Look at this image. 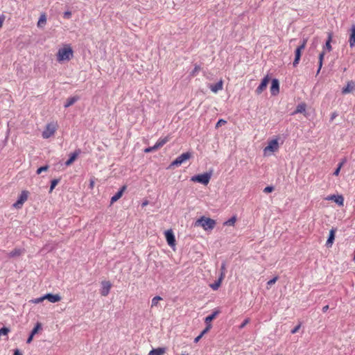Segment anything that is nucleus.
<instances>
[{"instance_id": "1", "label": "nucleus", "mask_w": 355, "mask_h": 355, "mask_svg": "<svg viewBox=\"0 0 355 355\" xmlns=\"http://www.w3.org/2000/svg\"><path fill=\"white\" fill-rule=\"evenodd\" d=\"M57 60L59 62L70 60L73 56V51L70 45L67 44L60 49L57 53Z\"/></svg>"}, {"instance_id": "2", "label": "nucleus", "mask_w": 355, "mask_h": 355, "mask_svg": "<svg viewBox=\"0 0 355 355\" xmlns=\"http://www.w3.org/2000/svg\"><path fill=\"white\" fill-rule=\"evenodd\" d=\"M196 225H200L203 227L205 230H211L214 228L216 225V221L214 219L210 218H206L205 216H202L200 218L198 219L196 222Z\"/></svg>"}, {"instance_id": "3", "label": "nucleus", "mask_w": 355, "mask_h": 355, "mask_svg": "<svg viewBox=\"0 0 355 355\" xmlns=\"http://www.w3.org/2000/svg\"><path fill=\"white\" fill-rule=\"evenodd\" d=\"M211 177V173H205L191 177V180L207 185Z\"/></svg>"}, {"instance_id": "4", "label": "nucleus", "mask_w": 355, "mask_h": 355, "mask_svg": "<svg viewBox=\"0 0 355 355\" xmlns=\"http://www.w3.org/2000/svg\"><path fill=\"white\" fill-rule=\"evenodd\" d=\"M191 157V153L189 152H187L182 153L180 156H178L174 161L171 162L169 166V168H174L175 166H180L185 161L189 159Z\"/></svg>"}, {"instance_id": "5", "label": "nucleus", "mask_w": 355, "mask_h": 355, "mask_svg": "<svg viewBox=\"0 0 355 355\" xmlns=\"http://www.w3.org/2000/svg\"><path fill=\"white\" fill-rule=\"evenodd\" d=\"M57 129V124L55 123H50L46 125L45 130L42 132V137L44 139H48L54 135Z\"/></svg>"}, {"instance_id": "6", "label": "nucleus", "mask_w": 355, "mask_h": 355, "mask_svg": "<svg viewBox=\"0 0 355 355\" xmlns=\"http://www.w3.org/2000/svg\"><path fill=\"white\" fill-rule=\"evenodd\" d=\"M28 192L27 191H23L17 202L13 205L15 207L19 208L22 206L25 201L27 200Z\"/></svg>"}, {"instance_id": "7", "label": "nucleus", "mask_w": 355, "mask_h": 355, "mask_svg": "<svg viewBox=\"0 0 355 355\" xmlns=\"http://www.w3.org/2000/svg\"><path fill=\"white\" fill-rule=\"evenodd\" d=\"M165 237L167 241V243L169 246L173 247L175 245V239L173 234V232L171 230H168L165 232Z\"/></svg>"}, {"instance_id": "8", "label": "nucleus", "mask_w": 355, "mask_h": 355, "mask_svg": "<svg viewBox=\"0 0 355 355\" xmlns=\"http://www.w3.org/2000/svg\"><path fill=\"white\" fill-rule=\"evenodd\" d=\"M279 148V144L277 139H272L269 141L268 145L265 147L264 153H266L267 151L275 152Z\"/></svg>"}, {"instance_id": "9", "label": "nucleus", "mask_w": 355, "mask_h": 355, "mask_svg": "<svg viewBox=\"0 0 355 355\" xmlns=\"http://www.w3.org/2000/svg\"><path fill=\"white\" fill-rule=\"evenodd\" d=\"M102 288L101 290V294L102 296H107L110 291L112 284L108 281H103L101 282Z\"/></svg>"}, {"instance_id": "10", "label": "nucleus", "mask_w": 355, "mask_h": 355, "mask_svg": "<svg viewBox=\"0 0 355 355\" xmlns=\"http://www.w3.org/2000/svg\"><path fill=\"white\" fill-rule=\"evenodd\" d=\"M269 82V78L268 76L264 77L263 80H261V84L258 86V87L256 89V93L257 94H260L263 92V91L266 88Z\"/></svg>"}, {"instance_id": "11", "label": "nucleus", "mask_w": 355, "mask_h": 355, "mask_svg": "<svg viewBox=\"0 0 355 355\" xmlns=\"http://www.w3.org/2000/svg\"><path fill=\"white\" fill-rule=\"evenodd\" d=\"M355 89V83L353 81H349L346 85V87H343L342 89L343 94H347Z\"/></svg>"}, {"instance_id": "12", "label": "nucleus", "mask_w": 355, "mask_h": 355, "mask_svg": "<svg viewBox=\"0 0 355 355\" xmlns=\"http://www.w3.org/2000/svg\"><path fill=\"white\" fill-rule=\"evenodd\" d=\"M44 297L52 303L58 302L61 300V297L58 294L48 293L44 295Z\"/></svg>"}, {"instance_id": "13", "label": "nucleus", "mask_w": 355, "mask_h": 355, "mask_svg": "<svg viewBox=\"0 0 355 355\" xmlns=\"http://www.w3.org/2000/svg\"><path fill=\"white\" fill-rule=\"evenodd\" d=\"M126 189V186H123L120 190L116 193L111 198L110 202L111 204H113L114 202H116L122 196L123 192Z\"/></svg>"}, {"instance_id": "14", "label": "nucleus", "mask_w": 355, "mask_h": 355, "mask_svg": "<svg viewBox=\"0 0 355 355\" xmlns=\"http://www.w3.org/2000/svg\"><path fill=\"white\" fill-rule=\"evenodd\" d=\"M336 229L332 228L329 232V235L326 242V246L330 248L332 246L335 239Z\"/></svg>"}, {"instance_id": "15", "label": "nucleus", "mask_w": 355, "mask_h": 355, "mask_svg": "<svg viewBox=\"0 0 355 355\" xmlns=\"http://www.w3.org/2000/svg\"><path fill=\"white\" fill-rule=\"evenodd\" d=\"M279 84L278 80L273 79L272 80V85L270 87L271 94L272 95H276L277 94L279 93Z\"/></svg>"}, {"instance_id": "16", "label": "nucleus", "mask_w": 355, "mask_h": 355, "mask_svg": "<svg viewBox=\"0 0 355 355\" xmlns=\"http://www.w3.org/2000/svg\"><path fill=\"white\" fill-rule=\"evenodd\" d=\"M349 46L351 48L355 46V24H353L350 28V35L349 38Z\"/></svg>"}, {"instance_id": "17", "label": "nucleus", "mask_w": 355, "mask_h": 355, "mask_svg": "<svg viewBox=\"0 0 355 355\" xmlns=\"http://www.w3.org/2000/svg\"><path fill=\"white\" fill-rule=\"evenodd\" d=\"M223 82L222 80H220L215 85H210L209 89L211 90V92H213L214 93H217L218 91L223 89Z\"/></svg>"}, {"instance_id": "18", "label": "nucleus", "mask_w": 355, "mask_h": 355, "mask_svg": "<svg viewBox=\"0 0 355 355\" xmlns=\"http://www.w3.org/2000/svg\"><path fill=\"white\" fill-rule=\"evenodd\" d=\"M80 153V150L78 149L74 153L71 154L70 158L65 162L67 166H70L77 158L78 155Z\"/></svg>"}, {"instance_id": "19", "label": "nucleus", "mask_w": 355, "mask_h": 355, "mask_svg": "<svg viewBox=\"0 0 355 355\" xmlns=\"http://www.w3.org/2000/svg\"><path fill=\"white\" fill-rule=\"evenodd\" d=\"M166 352V347H158L153 349L148 353V355H164Z\"/></svg>"}, {"instance_id": "20", "label": "nucleus", "mask_w": 355, "mask_h": 355, "mask_svg": "<svg viewBox=\"0 0 355 355\" xmlns=\"http://www.w3.org/2000/svg\"><path fill=\"white\" fill-rule=\"evenodd\" d=\"M306 44V40H304L302 44L300 45L295 51V58L300 59L302 51L304 49Z\"/></svg>"}, {"instance_id": "21", "label": "nucleus", "mask_w": 355, "mask_h": 355, "mask_svg": "<svg viewBox=\"0 0 355 355\" xmlns=\"http://www.w3.org/2000/svg\"><path fill=\"white\" fill-rule=\"evenodd\" d=\"M327 199L334 200L336 204H338L340 206L343 205L344 198H343V196L332 195L330 197H329Z\"/></svg>"}, {"instance_id": "22", "label": "nucleus", "mask_w": 355, "mask_h": 355, "mask_svg": "<svg viewBox=\"0 0 355 355\" xmlns=\"http://www.w3.org/2000/svg\"><path fill=\"white\" fill-rule=\"evenodd\" d=\"M24 253V250L20 248H15L9 254V257H17L21 256Z\"/></svg>"}, {"instance_id": "23", "label": "nucleus", "mask_w": 355, "mask_h": 355, "mask_svg": "<svg viewBox=\"0 0 355 355\" xmlns=\"http://www.w3.org/2000/svg\"><path fill=\"white\" fill-rule=\"evenodd\" d=\"M78 100H79V97L77 96L69 98L67 100L66 103L64 104V107L67 108V107H69L71 106L72 105H73Z\"/></svg>"}, {"instance_id": "24", "label": "nucleus", "mask_w": 355, "mask_h": 355, "mask_svg": "<svg viewBox=\"0 0 355 355\" xmlns=\"http://www.w3.org/2000/svg\"><path fill=\"white\" fill-rule=\"evenodd\" d=\"M306 104L305 103H300L299 104L296 110L293 112L292 114H295L297 113H303L306 111Z\"/></svg>"}, {"instance_id": "25", "label": "nucleus", "mask_w": 355, "mask_h": 355, "mask_svg": "<svg viewBox=\"0 0 355 355\" xmlns=\"http://www.w3.org/2000/svg\"><path fill=\"white\" fill-rule=\"evenodd\" d=\"M168 141V137H166L162 138V139H159L157 141V143L155 144V148L159 149V148L162 147Z\"/></svg>"}, {"instance_id": "26", "label": "nucleus", "mask_w": 355, "mask_h": 355, "mask_svg": "<svg viewBox=\"0 0 355 355\" xmlns=\"http://www.w3.org/2000/svg\"><path fill=\"white\" fill-rule=\"evenodd\" d=\"M46 15L44 13L42 14L40 17L38 21H37V26L39 28L43 27V26L46 24Z\"/></svg>"}, {"instance_id": "27", "label": "nucleus", "mask_w": 355, "mask_h": 355, "mask_svg": "<svg viewBox=\"0 0 355 355\" xmlns=\"http://www.w3.org/2000/svg\"><path fill=\"white\" fill-rule=\"evenodd\" d=\"M218 313H219L218 311H214L211 315L206 317L205 322L207 324H208L210 322H211L216 317V315L218 314Z\"/></svg>"}, {"instance_id": "28", "label": "nucleus", "mask_w": 355, "mask_h": 355, "mask_svg": "<svg viewBox=\"0 0 355 355\" xmlns=\"http://www.w3.org/2000/svg\"><path fill=\"white\" fill-rule=\"evenodd\" d=\"M331 34H329V36H328V39L326 42V44H325V46H324V48H326L329 51H331L332 48H331Z\"/></svg>"}, {"instance_id": "29", "label": "nucleus", "mask_w": 355, "mask_h": 355, "mask_svg": "<svg viewBox=\"0 0 355 355\" xmlns=\"http://www.w3.org/2000/svg\"><path fill=\"white\" fill-rule=\"evenodd\" d=\"M60 179H53L51 182V187L49 192H52V191L54 189V188L56 187V185L59 183Z\"/></svg>"}, {"instance_id": "30", "label": "nucleus", "mask_w": 355, "mask_h": 355, "mask_svg": "<svg viewBox=\"0 0 355 355\" xmlns=\"http://www.w3.org/2000/svg\"><path fill=\"white\" fill-rule=\"evenodd\" d=\"M42 329V324H41V323L37 322V323L36 324V325L35 326V327H34V328L33 329V330L31 331V334L35 336V335L38 332V331H39L40 329Z\"/></svg>"}, {"instance_id": "31", "label": "nucleus", "mask_w": 355, "mask_h": 355, "mask_svg": "<svg viewBox=\"0 0 355 355\" xmlns=\"http://www.w3.org/2000/svg\"><path fill=\"white\" fill-rule=\"evenodd\" d=\"M221 282H222L220 281V279H218V280H217V281H216L214 284H211V285H210V287H211L213 290L216 291V290H217V289L220 287V284H221Z\"/></svg>"}, {"instance_id": "32", "label": "nucleus", "mask_w": 355, "mask_h": 355, "mask_svg": "<svg viewBox=\"0 0 355 355\" xmlns=\"http://www.w3.org/2000/svg\"><path fill=\"white\" fill-rule=\"evenodd\" d=\"M162 298L159 296H155L153 298L152 300V304H151V307H153V306H155L157 305L159 301L162 300Z\"/></svg>"}, {"instance_id": "33", "label": "nucleus", "mask_w": 355, "mask_h": 355, "mask_svg": "<svg viewBox=\"0 0 355 355\" xmlns=\"http://www.w3.org/2000/svg\"><path fill=\"white\" fill-rule=\"evenodd\" d=\"M236 216H232L228 220L225 222L224 225H234L235 222H236Z\"/></svg>"}, {"instance_id": "34", "label": "nucleus", "mask_w": 355, "mask_h": 355, "mask_svg": "<svg viewBox=\"0 0 355 355\" xmlns=\"http://www.w3.org/2000/svg\"><path fill=\"white\" fill-rule=\"evenodd\" d=\"M10 331V329L8 327H3L1 329H0V336L1 335H7L8 332Z\"/></svg>"}, {"instance_id": "35", "label": "nucleus", "mask_w": 355, "mask_h": 355, "mask_svg": "<svg viewBox=\"0 0 355 355\" xmlns=\"http://www.w3.org/2000/svg\"><path fill=\"white\" fill-rule=\"evenodd\" d=\"M200 70V66L198 65H196L194 69L192 70V71L191 72V76H195L196 75V73Z\"/></svg>"}, {"instance_id": "36", "label": "nucleus", "mask_w": 355, "mask_h": 355, "mask_svg": "<svg viewBox=\"0 0 355 355\" xmlns=\"http://www.w3.org/2000/svg\"><path fill=\"white\" fill-rule=\"evenodd\" d=\"M343 163H344V162H340V163L338 164V166L337 168H336V169L335 170V171L334 172V175H336V176L338 175V174H339V173H340V168H341V167H342V166H343Z\"/></svg>"}, {"instance_id": "37", "label": "nucleus", "mask_w": 355, "mask_h": 355, "mask_svg": "<svg viewBox=\"0 0 355 355\" xmlns=\"http://www.w3.org/2000/svg\"><path fill=\"white\" fill-rule=\"evenodd\" d=\"M49 168V166L46 165V166H43L42 167H40L37 170V174H40L43 171H46Z\"/></svg>"}, {"instance_id": "38", "label": "nucleus", "mask_w": 355, "mask_h": 355, "mask_svg": "<svg viewBox=\"0 0 355 355\" xmlns=\"http://www.w3.org/2000/svg\"><path fill=\"white\" fill-rule=\"evenodd\" d=\"M157 150V148H155V145H154L153 146L145 148L144 149V152L147 153H150V152H153V151H155Z\"/></svg>"}, {"instance_id": "39", "label": "nucleus", "mask_w": 355, "mask_h": 355, "mask_svg": "<svg viewBox=\"0 0 355 355\" xmlns=\"http://www.w3.org/2000/svg\"><path fill=\"white\" fill-rule=\"evenodd\" d=\"M250 322V319L249 318H246L245 320H244V321L241 324V325L239 326V329H243L244 328L248 323Z\"/></svg>"}, {"instance_id": "40", "label": "nucleus", "mask_w": 355, "mask_h": 355, "mask_svg": "<svg viewBox=\"0 0 355 355\" xmlns=\"http://www.w3.org/2000/svg\"><path fill=\"white\" fill-rule=\"evenodd\" d=\"M277 279H278V277L276 276V277H273L272 279L269 280L267 284L268 286H271V285L274 284L277 281Z\"/></svg>"}, {"instance_id": "41", "label": "nucleus", "mask_w": 355, "mask_h": 355, "mask_svg": "<svg viewBox=\"0 0 355 355\" xmlns=\"http://www.w3.org/2000/svg\"><path fill=\"white\" fill-rule=\"evenodd\" d=\"M273 190H274L273 187L268 186V187H266L264 188L263 192L264 193H270V192H272Z\"/></svg>"}, {"instance_id": "42", "label": "nucleus", "mask_w": 355, "mask_h": 355, "mask_svg": "<svg viewBox=\"0 0 355 355\" xmlns=\"http://www.w3.org/2000/svg\"><path fill=\"white\" fill-rule=\"evenodd\" d=\"M225 123H226V121H225V120H223V119H220V120L217 122V123H216V128H218L219 126H221L222 125H224V124H225Z\"/></svg>"}, {"instance_id": "43", "label": "nucleus", "mask_w": 355, "mask_h": 355, "mask_svg": "<svg viewBox=\"0 0 355 355\" xmlns=\"http://www.w3.org/2000/svg\"><path fill=\"white\" fill-rule=\"evenodd\" d=\"M211 324H207L206 328L201 332L200 334H202L203 336L204 334H205L211 329Z\"/></svg>"}, {"instance_id": "44", "label": "nucleus", "mask_w": 355, "mask_h": 355, "mask_svg": "<svg viewBox=\"0 0 355 355\" xmlns=\"http://www.w3.org/2000/svg\"><path fill=\"white\" fill-rule=\"evenodd\" d=\"M300 327H301L300 324L297 325L295 328H293L291 330V334H294L297 333L298 331V330L300 329Z\"/></svg>"}, {"instance_id": "45", "label": "nucleus", "mask_w": 355, "mask_h": 355, "mask_svg": "<svg viewBox=\"0 0 355 355\" xmlns=\"http://www.w3.org/2000/svg\"><path fill=\"white\" fill-rule=\"evenodd\" d=\"M44 300H45L44 296L35 299L34 300V302L35 303H40V302H42Z\"/></svg>"}, {"instance_id": "46", "label": "nucleus", "mask_w": 355, "mask_h": 355, "mask_svg": "<svg viewBox=\"0 0 355 355\" xmlns=\"http://www.w3.org/2000/svg\"><path fill=\"white\" fill-rule=\"evenodd\" d=\"M324 51H322L321 52L320 54H319V57H318V60L319 61H322L323 62V59H324Z\"/></svg>"}, {"instance_id": "47", "label": "nucleus", "mask_w": 355, "mask_h": 355, "mask_svg": "<svg viewBox=\"0 0 355 355\" xmlns=\"http://www.w3.org/2000/svg\"><path fill=\"white\" fill-rule=\"evenodd\" d=\"M71 16V12L70 11H66L64 13V17L65 18H70V17Z\"/></svg>"}, {"instance_id": "48", "label": "nucleus", "mask_w": 355, "mask_h": 355, "mask_svg": "<svg viewBox=\"0 0 355 355\" xmlns=\"http://www.w3.org/2000/svg\"><path fill=\"white\" fill-rule=\"evenodd\" d=\"M4 20H5V16L0 15V28L2 27Z\"/></svg>"}, {"instance_id": "49", "label": "nucleus", "mask_w": 355, "mask_h": 355, "mask_svg": "<svg viewBox=\"0 0 355 355\" xmlns=\"http://www.w3.org/2000/svg\"><path fill=\"white\" fill-rule=\"evenodd\" d=\"M322 63H323L322 61H319L318 60V71H317V74H318L320 73V69H321V68L322 67Z\"/></svg>"}, {"instance_id": "50", "label": "nucleus", "mask_w": 355, "mask_h": 355, "mask_svg": "<svg viewBox=\"0 0 355 355\" xmlns=\"http://www.w3.org/2000/svg\"><path fill=\"white\" fill-rule=\"evenodd\" d=\"M33 336H34V335L31 334L30 336H28L27 340H26V343H28V344L31 343L32 342V340H33Z\"/></svg>"}, {"instance_id": "51", "label": "nucleus", "mask_w": 355, "mask_h": 355, "mask_svg": "<svg viewBox=\"0 0 355 355\" xmlns=\"http://www.w3.org/2000/svg\"><path fill=\"white\" fill-rule=\"evenodd\" d=\"M225 272L224 271H221L220 277H218V279H220V281L222 282L225 277Z\"/></svg>"}, {"instance_id": "52", "label": "nucleus", "mask_w": 355, "mask_h": 355, "mask_svg": "<svg viewBox=\"0 0 355 355\" xmlns=\"http://www.w3.org/2000/svg\"><path fill=\"white\" fill-rule=\"evenodd\" d=\"M300 60V59L295 58V60H294L293 63L294 67H296L299 64Z\"/></svg>"}, {"instance_id": "53", "label": "nucleus", "mask_w": 355, "mask_h": 355, "mask_svg": "<svg viewBox=\"0 0 355 355\" xmlns=\"http://www.w3.org/2000/svg\"><path fill=\"white\" fill-rule=\"evenodd\" d=\"M203 336L202 334H200L194 339V343H197L202 337Z\"/></svg>"}, {"instance_id": "54", "label": "nucleus", "mask_w": 355, "mask_h": 355, "mask_svg": "<svg viewBox=\"0 0 355 355\" xmlns=\"http://www.w3.org/2000/svg\"><path fill=\"white\" fill-rule=\"evenodd\" d=\"M225 266H226L225 263H223L221 264L220 270L224 271L225 272V268H226Z\"/></svg>"}, {"instance_id": "55", "label": "nucleus", "mask_w": 355, "mask_h": 355, "mask_svg": "<svg viewBox=\"0 0 355 355\" xmlns=\"http://www.w3.org/2000/svg\"><path fill=\"white\" fill-rule=\"evenodd\" d=\"M14 355H22V354L20 352L19 349H16L14 351Z\"/></svg>"}, {"instance_id": "56", "label": "nucleus", "mask_w": 355, "mask_h": 355, "mask_svg": "<svg viewBox=\"0 0 355 355\" xmlns=\"http://www.w3.org/2000/svg\"><path fill=\"white\" fill-rule=\"evenodd\" d=\"M329 309V306L326 305L322 308V311L326 312Z\"/></svg>"}, {"instance_id": "57", "label": "nucleus", "mask_w": 355, "mask_h": 355, "mask_svg": "<svg viewBox=\"0 0 355 355\" xmlns=\"http://www.w3.org/2000/svg\"><path fill=\"white\" fill-rule=\"evenodd\" d=\"M148 204V201H145L142 203V206H146Z\"/></svg>"}, {"instance_id": "58", "label": "nucleus", "mask_w": 355, "mask_h": 355, "mask_svg": "<svg viewBox=\"0 0 355 355\" xmlns=\"http://www.w3.org/2000/svg\"><path fill=\"white\" fill-rule=\"evenodd\" d=\"M90 187L92 188L94 187V182L91 181L90 182Z\"/></svg>"}, {"instance_id": "59", "label": "nucleus", "mask_w": 355, "mask_h": 355, "mask_svg": "<svg viewBox=\"0 0 355 355\" xmlns=\"http://www.w3.org/2000/svg\"><path fill=\"white\" fill-rule=\"evenodd\" d=\"M335 116H336V114H333V115H332V116H331V119H333Z\"/></svg>"}, {"instance_id": "60", "label": "nucleus", "mask_w": 355, "mask_h": 355, "mask_svg": "<svg viewBox=\"0 0 355 355\" xmlns=\"http://www.w3.org/2000/svg\"><path fill=\"white\" fill-rule=\"evenodd\" d=\"M182 355H189L188 354H182Z\"/></svg>"}]
</instances>
